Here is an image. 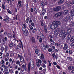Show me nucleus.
<instances>
[{
	"mask_svg": "<svg viewBox=\"0 0 74 74\" xmlns=\"http://www.w3.org/2000/svg\"><path fill=\"white\" fill-rule=\"evenodd\" d=\"M61 22L60 21H56L54 22L50 25V28L51 29H55L56 28L58 27L59 25L60 24Z\"/></svg>",
	"mask_w": 74,
	"mask_h": 74,
	"instance_id": "1",
	"label": "nucleus"
},
{
	"mask_svg": "<svg viewBox=\"0 0 74 74\" xmlns=\"http://www.w3.org/2000/svg\"><path fill=\"white\" fill-rule=\"evenodd\" d=\"M30 67L32 69H33L34 68V63L33 62L32 64H31V63L29 62L28 65V69L27 71L28 72H29L30 71Z\"/></svg>",
	"mask_w": 74,
	"mask_h": 74,
	"instance_id": "2",
	"label": "nucleus"
},
{
	"mask_svg": "<svg viewBox=\"0 0 74 74\" xmlns=\"http://www.w3.org/2000/svg\"><path fill=\"white\" fill-rule=\"evenodd\" d=\"M67 33L64 30H62L60 32L59 36L60 37H66Z\"/></svg>",
	"mask_w": 74,
	"mask_h": 74,
	"instance_id": "3",
	"label": "nucleus"
},
{
	"mask_svg": "<svg viewBox=\"0 0 74 74\" xmlns=\"http://www.w3.org/2000/svg\"><path fill=\"white\" fill-rule=\"evenodd\" d=\"M42 63V61L40 59H38L36 60V65L38 67H40L41 66V64Z\"/></svg>",
	"mask_w": 74,
	"mask_h": 74,
	"instance_id": "4",
	"label": "nucleus"
},
{
	"mask_svg": "<svg viewBox=\"0 0 74 74\" xmlns=\"http://www.w3.org/2000/svg\"><path fill=\"white\" fill-rule=\"evenodd\" d=\"M18 58H20V60L21 63H24V62H25V60L24 59V58L23 56H20L19 54H18Z\"/></svg>",
	"mask_w": 74,
	"mask_h": 74,
	"instance_id": "5",
	"label": "nucleus"
},
{
	"mask_svg": "<svg viewBox=\"0 0 74 74\" xmlns=\"http://www.w3.org/2000/svg\"><path fill=\"white\" fill-rule=\"evenodd\" d=\"M22 29L23 31V33L24 35H25V36H27L29 33L27 30L26 29H25V28H24V27H22Z\"/></svg>",
	"mask_w": 74,
	"mask_h": 74,
	"instance_id": "6",
	"label": "nucleus"
},
{
	"mask_svg": "<svg viewBox=\"0 0 74 74\" xmlns=\"http://www.w3.org/2000/svg\"><path fill=\"white\" fill-rule=\"evenodd\" d=\"M62 15V12H59L58 13H56L55 15V17H58V16H61Z\"/></svg>",
	"mask_w": 74,
	"mask_h": 74,
	"instance_id": "7",
	"label": "nucleus"
},
{
	"mask_svg": "<svg viewBox=\"0 0 74 74\" xmlns=\"http://www.w3.org/2000/svg\"><path fill=\"white\" fill-rule=\"evenodd\" d=\"M68 48L69 47H68L67 45L65 44L64 45L63 49L64 51H66V50L68 49Z\"/></svg>",
	"mask_w": 74,
	"mask_h": 74,
	"instance_id": "8",
	"label": "nucleus"
},
{
	"mask_svg": "<svg viewBox=\"0 0 74 74\" xmlns=\"http://www.w3.org/2000/svg\"><path fill=\"white\" fill-rule=\"evenodd\" d=\"M70 18V16H67L66 17H65L64 18V22H67L69 20V18Z\"/></svg>",
	"mask_w": 74,
	"mask_h": 74,
	"instance_id": "9",
	"label": "nucleus"
},
{
	"mask_svg": "<svg viewBox=\"0 0 74 74\" xmlns=\"http://www.w3.org/2000/svg\"><path fill=\"white\" fill-rule=\"evenodd\" d=\"M59 29H56L54 32V35L55 36H58L59 34Z\"/></svg>",
	"mask_w": 74,
	"mask_h": 74,
	"instance_id": "10",
	"label": "nucleus"
},
{
	"mask_svg": "<svg viewBox=\"0 0 74 74\" xmlns=\"http://www.w3.org/2000/svg\"><path fill=\"white\" fill-rule=\"evenodd\" d=\"M40 59H41L42 60L43 59H45L44 55L42 53H41V55L39 57Z\"/></svg>",
	"mask_w": 74,
	"mask_h": 74,
	"instance_id": "11",
	"label": "nucleus"
},
{
	"mask_svg": "<svg viewBox=\"0 0 74 74\" xmlns=\"http://www.w3.org/2000/svg\"><path fill=\"white\" fill-rule=\"evenodd\" d=\"M40 4L41 5L44 6L45 5H47V2L45 1H41L40 2Z\"/></svg>",
	"mask_w": 74,
	"mask_h": 74,
	"instance_id": "12",
	"label": "nucleus"
},
{
	"mask_svg": "<svg viewBox=\"0 0 74 74\" xmlns=\"http://www.w3.org/2000/svg\"><path fill=\"white\" fill-rule=\"evenodd\" d=\"M18 45L19 46V48H22V49L23 51V44H22V43H19Z\"/></svg>",
	"mask_w": 74,
	"mask_h": 74,
	"instance_id": "13",
	"label": "nucleus"
},
{
	"mask_svg": "<svg viewBox=\"0 0 74 74\" xmlns=\"http://www.w3.org/2000/svg\"><path fill=\"white\" fill-rule=\"evenodd\" d=\"M42 15H44V14H45V12H46V10H45V9L44 8H42Z\"/></svg>",
	"mask_w": 74,
	"mask_h": 74,
	"instance_id": "14",
	"label": "nucleus"
},
{
	"mask_svg": "<svg viewBox=\"0 0 74 74\" xmlns=\"http://www.w3.org/2000/svg\"><path fill=\"white\" fill-rule=\"evenodd\" d=\"M3 68L4 71H8V68L7 66H4Z\"/></svg>",
	"mask_w": 74,
	"mask_h": 74,
	"instance_id": "15",
	"label": "nucleus"
},
{
	"mask_svg": "<svg viewBox=\"0 0 74 74\" xmlns=\"http://www.w3.org/2000/svg\"><path fill=\"white\" fill-rule=\"evenodd\" d=\"M65 1V0H60L58 2V3L59 4H61L63 3H64Z\"/></svg>",
	"mask_w": 74,
	"mask_h": 74,
	"instance_id": "16",
	"label": "nucleus"
},
{
	"mask_svg": "<svg viewBox=\"0 0 74 74\" xmlns=\"http://www.w3.org/2000/svg\"><path fill=\"white\" fill-rule=\"evenodd\" d=\"M31 40L32 43H34V44H35L36 43V40H35L34 38L32 37L31 39Z\"/></svg>",
	"mask_w": 74,
	"mask_h": 74,
	"instance_id": "17",
	"label": "nucleus"
},
{
	"mask_svg": "<svg viewBox=\"0 0 74 74\" xmlns=\"http://www.w3.org/2000/svg\"><path fill=\"white\" fill-rule=\"evenodd\" d=\"M40 66L41 67H42L43 68H45L46 67V65H45V64L44 63H42V64H41Z\"/></svg>",
	"mask_w": 74,
	"mask_h": 74,
	"instance_id": "18",
	"label": "nucleus"
},
{
	"mask_svg": "<svg viewBox=\"0 0 74 74\" xmlns=\"http://www.w3.org/2000/svg\"><path fill=\"white\" fill-rule=\"evenodd\" d=\"M71 29L70 28H69L67 30V34H69V33H71Z\"/></svg>",
	"mask_w": 74,
	"mask_h": 74,
	"instance_id": "19",
	"label": "nucleus"
},
{
	"mask_svg": "<svg viewBox=\"0 0 74 74\" xmlns=\"http://www.w3.org/2000/svg\"><path fill=\"white\" fill-rule=\"evenodd\" d=\"M3 73L4 74H10L8 71H4Z\"/></svg>",
	"mask_w": 74,
	"mask_h": 74,
	"instance_id": "20",
	"label": "nucleus"
},
{
	"mask_svg": "<svg viewBox=\"0 0 74 74\" xmlns=\"http://www.w3.org/2000/svg\"><path fill=\"white\" fill-rule=\"evenodd\" d=\"M68 13V10H66L64 11L63 13V14L64 15H66V14H67Z\"/></svg>",
	"mask_w": 74,
	"mask_h": 74,
	"instance_id": "21",
	"label": "nucleus"
},
{
	"mask_svg": "<svg viewBox=\"0 0 74 74\" xmlns=\"http://www.w3.org/2000/svg\"><path fill=\"white\" fill-rule=\"evenodd\" d=\"M0 50L1 51V52H3V51L4 50V47L3 46H1Z\"/></svg>",
	"mask_w": 74,
	"mask_h": 74,
	"instance_id": "22",
	"label": "nucleus"
},
{
	"mask_svg": "<svg viewBox=\"0 0 74 74\" xmlns=\"http://www.w3.org/2000/svg\"><path fill=\"white\" fill-rule=\"evenodd\" d=\"M48 51L49 52H51L52 51V48H49L48 49Z\"/></svg>",
	"mask_w": 74,
	"mask_h": 74,
	"instance_id": "23",
	"label": "nucleus"
},
{
	"mask_svg": "<svg viewBox=\"0 0 74 74\" xmlns=\"http://www.w3.org/2000/svg\"><path fill=\"white\" fill-rule=\"evenodd\" d=\"M39 50H38V49H37L35 50V53L36 54H38V51Z\"/></svg>",
	"mask_w": 74,
	"mask_h": 74,
	"instance_id": "24",
	"label": "nucleus"
},
{
	"mask_svg": "<svg viewBox=\"0 0 74 74\" xmlns=\"http://www.w3.org/2000/svg\"><path fill=\"white\" fill-rule=\"evenodd\" d=\"M56 8L58 11H59L60 10V9H61V7L60 6H58L56 7Z\"/></svg>",
	"mask_w": 74,
	"mask_h": 74,
	"instance_id": "25",
	"label": "nucleus"
},
{
	"mask_svg": "<svg viewBox=\"0 0 74 74\" xmlns=\"http://www.w3.org/2000/svg\"><path fill=\"white\" fill-rule=\"evenodd\" d=\"M29 19H30V18L29 17H28L27 19H26L25 21V22L27 23H28V22H29Z\"/></svg>",
	"mask_w": 74,
	"mask_h": 74,
	"instance_id": "26",
	"label": "nucleus"
},
{
	"mask_svg": "<svg viewBox=\"0 0 74 74\" xmlns=\"http://www.w3.org/2000/svg\"><path fill=\"white\" fill-rule=\"evenodd\" d=\"M2 7L3 10H5V5L4 4H2Z\"/></svg>",
	"mask_w": 74,
	"mask_h": 74,
	"instance_id": "27",
	"label": "nucleus"
},
{
	"mask_svg": "<svg viewBox=\"0 0 74 74\" xmlns=\"http://www.w3.org/2000/svg\"><path fill=\"white\" fill-rule=\"evenodd\" d=\"M4 21H5L6 22H7V23H8V22H9V20H8V19L6 18L5 19H3Z\"/></svg>",
	"mask_w": 74,
	"mask_h": 74,
	"instance_id": "28",
	"label": "nucleus"
},
{
	"mask_svg": "<svg viewBox=\"0 0 74 74\" xmlns=\"http://www.w3.org/2000/svg\"><path fill=\"white\" fill-rule=\"evenodd\" d=\"M72 4V3L70 2H68L67 3L68 6L69 7H70V6H71Z\"/></svg>",
	"mask_w": 74,
	"mask_h": 74,
	"instance_id": "29",
	"label": "nucleus"
},
{
	"mask_svg": "<svg viewBox=\"0 0 74 74\" xmlns=\"http://www.w3.org/2000/svg\"><path fill=\"white\" fill-rule=\"evenodd\" d=\"M22 5H23V4H20V5H18L17 7H19L20 8H21L22 7Z\"/></svg>",
	"mask_w": 74,
	"mask_h": 74,
	"instance_id": "30",
	"label": "nucleus"
},
{
	"mask_svg": "<svg viewBox=\"0 0 74 74\" xmlns=\"http://www.w3.org/2000/svg\"><path fill=\"white\" fill-rule=\"evenodd\" d=\"M53 11H54V12H58V10L57 8H53Z\"/></svg>",
	"mask_w": 74,
	"mask_h": 74,
	"instance_id": "31",
	"label": "nucleus"
},
{
	"mask_svg": "<svg viewBox=\"0 0 74 74\" xmlns=\"http://www.w3.org/2000/svg\"><path fill=\"white\" fill-rule=\"evenodd\" d=\"M40 43H41L42 41V38H40L39 39V41H38Z\"/></svg>",
	"mask_w": 74,
	"mask_h": 74,
	"instance_id": "32",
	"label": "nucleus"
},
{
	"mask_svg": "<svg viewBox=\"0 0 74 74\" xmlns=\"http://www.w3.org/2000/svg\"><path fill=\"white\" fill-rule=\"evenodd\" d=\"M16 64H18V65L20 64V61H19V60H18L16 62Z\"/></svg>",
	"mask_w": 74,
	"mask_h": 74,
	"instance_id": "33",
	"label": "nucleus"
},
{
	"mask_svg": "<svg viewBox=\"0 0 74 74\" xmlns=\"http://www.w3.org/2000/svg\"><path fill=\"white\" fill-rule=\"evenodd\" d=\"M7 12L9 14H12V12H11V11H10L9 9H7Z\"/></svg>",
	"mask_w": 74,
	"mask_h": 74,
	"instance_id": "34",
	"label": "nucleus"
},
{
	"mask_svg": "<svg viewBox=\"0 0 74 74\" xmlns=\"http://www.w3.org/2000/svg\"><path fill=\"white\" fill-rule=\"evenodd\" d=\"M42 72H43V74H45L46 72V69H45L42 70Z\"/></svg>",
	"mask_w": 74,
	"mask_h": 74,
	"instance_id": "35",
	"label": "nucleus"
},
{
	"mask_svg": "<svg viewBox=\"0 0 74 74\" xmlns=\"http://www.w3.org/2000/svg\"><path fill=\"white\" fill-rule=\"evenodd\" d=\"M5 52H6L7 51L8 49V48H7V46H5V48H4Z\"/></svg>",
	"mask_w": 74,
	"mask_h": 74,
	"instance_id": "36",
	"label": "nucleus"
},
{
	"mask_svg": "<svg viewBox=\"0 0 74 74\" xmlns=\"http://www.w3.org/2000/svg\"><path fill=\"white\" fill-rule=\"evenodd\" d=\"M53 65H54V66H56L57 65V63H56V62H53Z\"/></svg>",
	"mask_w": 74,
	"mask_h": 74,
	"instance_id": "37",
	"label": "nucleus"
},
{
	"mask_svg": "<svg viewBox=\"0 0 74 74\" xmlns=\"http://www.w3.org/2000/svg\"><path fill=\"white\" fill-rule=\"evenodd\" d=\"M9 72L10 73H11V74H12V73H13V71L12 70V69H9Z\"/></svg>",
	"mask_w": 74,
	"mask_h": 74,
	"instance_id": "38",
	"label": "nucleus"
},
{
	"mask_svg": "<svg viewBox=\"0 0 74 74\" xmlns=\"http://www.w3.org/2000/svg\"><path fill=\"white\" fill-rule=\"evenodd\" d=\"M44 29L45 30V32L47 33V28L45 26L44 27Z\"/></svg>",
	"mask_w": 74,
	"mask_h": 74,
	"instance_id": "39",
	"label": "nucleus"
},
{
	"mask_svg": "<svg viewBox=\"0 0 74 74\" xmlns=\"http://www.w3.org/2000/svg\"><path fill=\"white\" fill-rule=\"evenodd\" d=\"M12 46H13V43L11 42L9 45V46L10 47H12Z\"/></svg>",
	"mask_w": 74,
	"mask_h": 74,
	"instance_id": "40",
	"label": "nucleus"
},
{
	"mask_svg": "<svg viewBox=\"0 0 74 74\" xmlns=\"http://www.w3.org/2000/svg\"><path fill=\"white\" fill-rule=\"evenodd\" d=\"M52 44L51 47H52V48L53 49H55V45H53Z\"/></svg>",
	"mask_w": 74,
	"mask_h": 74,
	"instance_id": "41",
	"label": "nucleus"
},
{
	"mask_svg": "<svg viewBox=\"0 0 74 74\" xmlns=\"http://www.w3.org/2000/svg\"><path fill=\"white\" fill-rule=\"evenodd\" d=\"M69 54H72L73 53V51L71 50H69Z\"/></svg>",
	"mask_w": 74,
	"mask_h": 74,
	"instance_id": "42",
	"label": "nucleus"
},
{
	"mask_svg": "<svg viewBox=\"0 0 74 74\" xmlns=\"http://www.w3.org/2000/svg\"><path fill=\"white\" fill-rule=\"evenodd\" d=\"M71 13L73 14V13H74V8L73 9L70 11Z\"/></svg>",
	"mask_w": 74,
	"mask_h": 74,
	"instance_id": "43",
	"label": "nucleus"
},
{
	"mask_svg": "<svg viewBox=\"0 0 74 74\" xmlns=\"http://www.w3.org/2000/svg\"><path fill=\"white\" fill-rule=\"evenodd\" d=\"M74 38L72 37L71 39H70V41L71 42H72L73 41H74Z\"/></svg>",
	"mask_w": 74,
	"mask_h": 74,
	"instance_id": "44",
	"label": "nucleus"
},
{
	"mask_svg": "<svg viewBox=\"0 0 74 74\" xmlns=\"http://www.w3.org/2000/svg\"><path fill=\"white\" fill-rule=\"evenodd\" d=\"M22 4V1H18V5H19L20 4Z\"/></svg>",
	"mask_w": 74,
	"mask_h": 74,
	"instance_id": "45",
	"label": "nucleus"
},
{
	"mask_svg": "<svg viewBox=\"0 0 74 74\" xmlns=\"http://www.w3.org/2000/svg\"><path fill=\"white\" fill-rule=\"evenodd\" d=\"M9 55V53L6 52V57H8Z\"/></svg>",
	"mask_w": 74,
	"mask_h": 74,
	"instance_id": "46",
	"label": "nucleus"
},
{
	"mask_svg": "<svg viewBox=\"0 0 74 74\" xmlns=\"http://www.w3.org/2000/svg\"><path fill=\"white\" fill-rule=\"evenodd\" d=\"M19 67V66L18 65H16L15 66V69L16 70H17V69H18V68Z\"/></svg>",
	"mask_w": 74,
	"mask_h": 74,
	"instance_id": "47",
	"label": "nucleus"
},
{
	"mask_svg": "<svg viewBox=\"0 0 74 74\" xmlns=\"http://www.w3.org/2000/svg\"><path fill=\"white\" fill-rule=\"evenodd\" d=\"M42 61L45 64H47V62L45 60H42Z\"/></svg>",
	"mask_w": 74,
	"mask_h": 74,
	"instance_id": "48",
	"label": "nucleus"
},
{
	"mask_svg": "<svg viewBox=\"0 0 74 74\" xmlns=\"http://www.w3.org/2000/svg\"><path fill=\"white\" fill-rule=\"evenodd\" d=\"M55 45H56V46H58V47H59V46H60V44H58V43L56 42Z\"/></svg>",
	"mask_w": 74,
	"mask_h": 74,
	"instance_id": "49",
	"label": "nucleus"
},
{
	"mask_svg": "<svg viewBox=\"0 0 74 74\" xmlns=\"http://www.w3.org/2000/svg\"><path fill=\"white\" fill-rule=\"evenodd\" d=\"M55 58L56 59H58V55L56 54L55 56Z\"/></svg>",
	"mask_w": 74,
	"mask_h": 74,
	"instance_id": "50",
	"label": "nucleus"
},
{
	"mask_svg": "<svg viewBox=\"0 0 74 74\" xmlns=\"http://www.w3.org/2000/svg\"><path fill=\"white\" fill-rule=\"evenodd\" d=\"M56 67L58 68V69H60V66L58 65H57L56 66Z\"/></svg>",
	"mask_w": 74,
	"mask_h": 74,
	"instance_id": "51",
	"label": "nucleus"
},
{
	"mask_svg": "<svg viewBox=\"0 0 74 74\" xmlns=\"http://www.w3.org/2000/svg\"><path fill=\"white\" fill-rule=\"evenodd\" d=\"M36 29L35 28L33 29V30H32V33H35V32H36Z\"/></svg>",
	"mask_w": 74,
	"mask_h": 74,
	"instance_id": "52",
	"label": "nucleus"
},
{
	"mask_svg": "<svg viewBox=\"0 0 74 74\" xmlns=\"http://www.w3.org/2000/svg\"><path fill=\"white\" fill-rule=\"evenodd\" d=\"M11 34L10 33H9L8 35V37H11Z\"/></svg>",
	"mask_w": 74,
	"mask_h": 74,
	"instance_id": "53",
	"label": "nucleus"
},
{
	"mask_svg": "<svg viewBox=\"0 0 74 74\" xmlns=\"http://www.w3.org/2000/svg\"><path fill=\"white\" fill-rule=\"evenodd\" d=\"M4 64H1V67H3L4 68Z\"/></svg>",
	"mask_w": 74,
	"mask_h": 74,
	"instance_id": "54",
	"label": "nucleus"
},
{
	"mask_svg": "<svg viewBox=\"0 0 74 74\" xmlns=\"http://www.w3.org/2000/svg\"><path fill=\"white\" fill-rule=\"evenodd\" d=\"M41 23V25L42 26H44V23H43V22L42 21H40Z\"/></svg>",
	"mask_w": 74,
	"mask_h": 74,
	"instance_id": "55",
	"label": "nucleus"
},
{
	"mask_svg": "<svg viewBox=\"0 0 74 74\" xmlns=\"http://www.w3.org/2000/svg\"><path fill=\"white\" fill-rule=\"evenodd\" d=\"M68 69L69 70H72V68H71V66H70L68 67Z\"/></svg>",
	"mask_w": 74,
	"mask_h": 74,
	"instance_id": "56",
	"label": "nucleus"
},
{
	"mask_svg": "<svg viewBox=\"0 0 74 74\" xmlns=\"http://www.w3.org/2000/svg\"><path fill=\"white\" fill-rule=\"evenodd\" d=\"M30 11L32 12H33V8H31L30 9Z\"/></svg>",
	"mask_w": 74,
	"mask_h": 74,
	"instance_id": "57",
	"label": "nucleus"
},
{
	"mask_svg": "<svg viewBox=\"0 0 74 74\" xmlns=\"http://www.w3.org/2000/svg\"><path fill=\"white\" fill-rule=\"evenodd\" d=\"M52 56H53V57L54 58H55V53L52 54Z\"/></svg>",
	"mask_w": 74,
	"mask_h": 74,
	"instance_id": "58",
	"label": "nucleus"
},
{
	"mask_svg": "<svg viewBox=\"0 0 74 74\" xmlns=\"http://www.w3.org/2000/svg\"><path fill=\"white\" fill-rule=\"evenodd\" d=\"M23 26L24 27V29H25L26 28V25L25 24H23Z\"/></svg>",
	"mask_w": 74,
	"mask_h": 74,
	"instance_id": "59",
	"label": "nucleus"
},
{
	"mask_svg": "<svg viewBox=\"0 0 74 74\" xmlns=\"http://www.w3.org/2000/svg\"><path fill=\"white\" fill-rule=\"evenodd\" d=\"M71 47H73V46H74V42H73L71 44Z\"/></svg>",
	"mask_w": 74,
	"mask_h": 74,
	"instance_id": "60",
	"label": "nucleus"
},
{
	"mask_svg": "<svg viewBox=\"0 0 74 74\" xmlns=\"http://www.w3.org/2000/svg\"><path fill=\"white\" fill-rule=\"evenodd\" d=\"M32 22H33V20L32 19H30L29 22V23H31Z\"/></svg>",
	"mask_w": 74,
	"mask_h": 74,
	"instance_id": "61",
	"label": "nucleus"
},
{
	"mask_svg": "<svg viewBox=\"0 0 74 74\" xmlns=\"http://www.w3.org/2000/svg\"><path fill=\"white\" fill-rule=\"evenodd\" d=\"M1 62L2 63V64H4V61L3 60H2L1 61Z\"/></svg>",
	"mask_w": 74,
	"mask_h": 74,
	"instance_id": "62",
	"label": "nucleus"
},
{
	"mask_svg": "<svg viewBox=\"0 0 74 74\" xmlns=\"http://www.w3.org/2000/svg\"><path fill=\"white\" fill-rule=\"evenodd\" d=\"M25 65H24V64L22 65L21 66V67L22 68H25Z\"/></svg>",
	"mask_w": 74,
	"mask_h": 74,
	"instance_id": "63",
	"label": "nucleus"
},
{
	"mask_svg": "<svg viewBox=\"0 0 74 74\" xmlns=\"http://www.w3.org/2000/svg\"><path fill=\"white\" fill-rule=\"evenodd\" d=\"M5 12V11H4V10H3L1 12V13L2 14H4V13Z\"/></svg>",
	"mask_w": 74,
	"mask_h": 74,
	"instance_id": "64",
	"label": "nucleus"
}]
</instances>
